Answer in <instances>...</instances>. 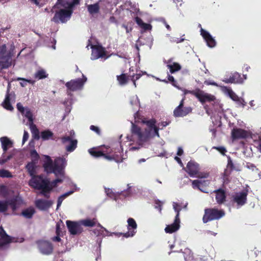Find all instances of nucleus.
I'll use <instances>...</instances> for the list:
<instances>
[{
	"label": "nucleus",
	"mask_w": 261,
	"mask_h": 261,
	"mask_svg": "<svg viewBox=\"0 0 261 261\" xmlns=\"http://www.w3.org/2000/svg\"><path fill=\"white\" fill-rule=\"evenodd\" d=\"M143 123L146 124L148 127L144 130H142L140 126L134 123H132V137L136 139L139 144L148 141L151 138L154 137L155 136L160 137L159 128L155 125L156 120L154 119L143 121Z\"/></svg>",
	"instance_id": "nucleus-1"
},
{
	"label": "nucleus",
	"mask_w": 261,
	"mask_h": 261,
	"mask_svg": "<svg viewBox=\"0 0 261 261\" xmlns=\"http://www.w3.org/2000/svg\"><path fill=\"white\" fill-rule=\"evenodd\" d=\"M88 152L92 156L96 158L103 157L109 161H116L115 154H112V149L109 147L103 146L100 148V149L92 148L89 149Z\"/></svg>",
	"instance_id": "nucleus-2"
},
{
	"label": "nucleus",
	"mask_w": 261,
	"mask_h": 261,
	"mask_svg": "<svg viewBox=\"0 0 261 261\" xmlns=\"http://www.w3.org/2000/svg\"><path fill=\"white\" fill-rule=\"evenodd\" d=\"M225 215V212L223 210L216 208H207L204 210V214L202 218L204 223L209 221L219 220Z\"/></svg>",
	"instance_id": "nucleus-3"
},
{
	"label": "nucleus",
	"mask_w": 261,
	"mask_h": 261,
	"mask_svg": "<svg viewBox=\"0 0 261 261\" xmlns=\"http://www.w3.org/2000/svg\"><path fill=\"white\" fill-rule=\"evenodd\" d=\"M11 53L7 50L6 44L0 46V69H5L12 65Z\"/></svg>",
	"instance_id": "nucleus-4"
},
{
	"label": "nucleus",
	"mask_w": 261,
	"mask_h": 261,
	"mask_svg": "<svg viewBox=\"0 0 261 261\" xmlns=\"http://www.w3.org/2000/svg\"><path fill=\"white\" fill-rule=\"evenodd\" d=\"M73 13V10H69L67 9H61L57 11L54 16L51 18V21L56 23L61 22L66 23L70 18Z\"/></svg>",
	"instance_id": "nucleus-5"
},
{
	"label": "nucleus",
	"mask_w": 261,
	"mask_h": 261,
	"mask_svg": "<svg viewBox=\"0 0 261 261\" xmlns=\"http://www.w3.org/2000/svg\"><path fill=\"white\" fill-rule=\"evenodd\" d=\"M248 190L245 189L242 191L236 193L232 196L231 201L237 204V207L240 208L247 203Z\"/></svg>",
	"instance_id": "nucleus-6"
},
{
	"label": "nucleus",
	"mask_w": 261,
	"mask_h": 261,
	"mask_svg": "<svg viewBox=\"0 0 261 261\" xmlns=\"http://www.w3.org/2000/svg\"><path fill=\"white\" fill-rule=\"evenodd\" d=\"M127 229L128 231L125 233L122 232H113V233L117 237L123 236L125 238H129L133 237L136 233V229L137 228V224L134 219L129 218L127 219Z\"/></svg>",
	"instance_id": "nucleus-7"
},
{
	"label": "nucleus",
	"mask_w": 261,
	"mask_h": 261,
	"mask_svg": "<svg viewBox=\"0 0 261 261\" xmlns=\"http://www.w3.org/2000/svg\"><path fill=\"white\" fill-rule=\"evenodd\" d=\"M47 178H44L42 175H34L29 181V185L37 190H41L47 186Z\"/></svg>",
	"instance_id": "nucleus-8"
},
{
	"label": "nucleus",
	"mask_w": 261,
	"mask_h": 261,
	"mask_svg": "<svg viewBox=\"0 0 261 261\" xmlns=\"http://www.w3.org/2000/svg\"><path fill=\"white\" fill-rule=\"evenodd\" d=\"M87 81V77L83 75V78H78L75 80H72L65 84L67 89L70 91H75L81 89L84 83Z\"/></svg>",
	"instance_id": "nucleus-9"
},
{
	"label": "nucleus",
	"mask_w": 261,
	"mask_h": 261,
	"mask_svg": "<svg viewBox=\"0 0 261 261\" xmlns=\"http://www.w3.org/2000/svg\"><path fill=\"white\" fill-rule=\"evenodd\" d=\"M185 97L180 101L179 105L173 111V115L175 117H183L191 113L192 109L190 107H184Z\"/></svg>",
	"instance_id": "nucleus-10"
},
{
	"label": "nucleus",
	"mask_w": 261,
	"mask_h": 261,
	"mask_svg": "<svg viewBox=\"0 0 261 261\" xmlns=\"http://www.w3.org/2000/svg\"><path fill=\"white\" fill-rule=\"evenodd\" d=\"M80 4V0H57L56 4L53 7V9L62 7L69 10H73V8Z\"/></svg>",
	"instance_id": "nucleus-11"
},
{
	"label": "nucleus",
	"mask_w": 261,
	"mask_h": 261,
	"mask_svg": "<svg viewBox=\"0 0 261 261\" xmlns=\"http://www.w3.org/2000/svg\"><path fill=\"white\" fill-rule=\"evenodd\" d=\"M40 252L44 255L51 254L54 250L53 244L47 241L40 240L37 242Z\"/></svg>",
	"instance_id": "nucleus-12"
},
{
	"label": "nucleus",
	"mask_w": 261,
	"mask_h": 261,
	"mask_svg": "<svg viewBox=\"0 0 261 261\" xmlns=\"http://www.w3.org/2000/svg\"><path fill=\"white\" fill-rule=\"evenodd\" d=\"M91 59L96 60L106 56L107 51L105 48L100 45H92Z\"/></svg>",
	"instance_id": "nucleus-13"
},
{
	"label": "nucleus",
	"mask_w": 261,
	"mask_h": 261,
	"mask_svg": "<svg viewBox=\"0 0 261 261\" xmlns=\"http://www.w3.org/2000/svg\"><path fill=\"white\" fill-rule=\"evenodd\" d=\"M194 96L202 103L213 101L215 100V97L214 95L205 93L199 89H197V92H194Z\"/></svg>",
	"instance_id": "nucleus-14"
},
{
	"label": "nucleus",
	"mask_w": 261,
	"mask_h": 261,
	"mask_svg": "<svg viewBox=\"0 0 261 261\" xmlns=\"http://www.w3.org/2000/svg\"><path fill=\"white\" fill-rule=\"evenodd\" d=\"M10 206L12 211L17 208V201L15 199L6 200H0V213H5L7 211L8 207Z\"/></svg>",
	"instance_id": "nucleus-15"
},
{
	"label": "nucleus",
	"mask_w": 261,
	"mask_h": 261,
	"mask_svg": "<svg viewBox=\"0 0 261 261\" xmlns=\"http://www.w3.org/2000/svg\"><path fill=\"white\" fill-rule=\"evenodd\" d=\"M66 165V161L63 158H59L55 160L54 165V171L56 174H63V170Z\"/></svg>",
	"instance_id": "nucleus-16"
},
{
	"label": "nucleus",
	"mask_w": 261,
	"mask_h": 261,
	"mask_svg": "<svg viewBox=\"0 0 261 261\" xmlns=\"http://www.w3.org/2000/svg\"><path fill=\"white\" fill-rule=\"evenodd\" d=\"M61 142L65 144L67 142H69V144L66 146V150L67 152H72L77 147V141L76 139H72L71 137L68 136H65L61 138Z\"/></svg>",
	"instance_id": "nucleus-17"
},
{
	"label": "nucleus",
	"mask_w": 261,
	"mask_h": 261,
	"mask_svg": "<svg viewBox=\"0 0 261 261\" xmlns=\"http://www.w3.org/2000/svg\"><path fill=\"white\" fill-rule=\"evenodd\" d=\"M66 225L68 231L71 234L76 235L81 233L83 231V228L81 225L77 222L67 220Z\"/></svg>",
	"instance_id": "nucleus-18"
},
{
	"label": "nucleus",
	"mask_w": 261,
	"mask_h": 261,
	"mask_svg": "<svg viewBox=\"0 0 261 261\" xmlns=\"http://www.w3.org/2000/svg\"><path fill=\"white\" fill-rule=\"evenodd\" d=\"M210 184L209 180H194L192 181V187L193 189H198L201 192L207 193V187Z\"/></svg>",
	"instance_id": "nucleus-19"
},
{
	"label": "nucleus",
	"mask_w": 261,
	"mask_h": 261,
	"mask_svg": "<svg viewBox=\"0 0 261 261\" xmlns=\"http://www.w3.org/2000/svg\"><path fill=\"white\" fill-rule=\"evenodd\" d=\"M200 35L204 39L207 46L210 47H214L216 45V42L212 35L206 31L201 28Z\"/></svg>",
	"instance_id": "nucleus-20"
},
{
	"label": "nucleus",
	"mask_w": 261,
	"mask_h": 261,
	"mask_svg": "<svg viewBox=\"0 0 261 261\" xmlns=\"http://www.w3.org/2000/svg\"><path fill=\"white\" fill-rule=\"evenodd\" d=\"M231 134L232 140L245 139L248 136L247 130L240 128H233Z\"/></svg>",
	"instance_id": "nucleus-21"
},
{
	"label": "nucleus",
	"mask_w": 261,
	"mask_h": 261,
	"mask_svg": "<svg viewBox=\"0 0 261 261\" xmlns=\"http://www.w3.org/2000/svg\"><path fill=\"white\" fill-rule=\"evenodd\" d=\"M199 170V165L197 163L191 161L188 163L186 171L190 176H196L198 173Z\"/></svg>",
	"instance_id": "nucleus-22"
},
{
	"label": "nucleus",
	"mask_w": 261,
	"mask_h": 261,
	"mask_svg": "<svg viewBox=\"0 0 261 261\" xmlns=\"http://www.w3.org/2000/svg\"><path fill=\"white\" fill-rule=\"evenodd\" d=\"M35 204L36 207L39 210L45 211L51 207L53 204V202L51 200L39 199L35 201Z\"/></svg>",
	"instance_id": "nucleus-23"
},
{
	"label": "nucleus",
	"mask_w": 261,
	"mask_h": 261,
	"mask_svg": "<svg viewBox=\"0 0 261 261\" xmlns=\"http://www.w3.org/2000/svg\"><path fill=\"white\" fill-rule=\"evenodd\" d=\"M214 193L216 194L215 198L218 204H223L226 201V193L224 190L219 188L215 190Z\"/></svg>",
	"instance_id": "nucleus-24"
},
{
	"label": "nucleus",
	"mask_w": 261,
	"mask_h": 261,
	"mask_svg": "<svg viewBox=\"0 0 261 261\" xmlns=\"http://www.w3.org/2000/svg\"><path fill=\"white\" fill-rule=\"evenodd\" d=\"M180 219L178 218V216L175 217L174 222L167 225L165 231L166 233H172L178 230L180 227Z\"/></svg>",
	"instance_id": "nucleus-25"
},
{
	"label": "nucleus",
	"mask_w": 261,
	"mask_h": 261,
	"mask_svg": "<svg viewBox=\"0 0 261 261\" xmlns=\"http://www.w3.org/2000/svg\"><path fill=\"white\" fill-rule=\"evenodd\" d=\"M10 84H9L8 88H7V93L6 94L5 98L2 103V106L5 109L12 111L13 110L14 108L10 103V100H11V97L12 96V93H10Z\"/></svg>",
	"instance_id": "nucleus-26"
},
{
	"label": "nucleus",
	"mask_w": 261,
	"mask_h": 261,
	"mask_svg": "<svg viewBox=\"0 0 261 261\" xmlns=\"http://www.w3.org/2000/svg\"><path fill=\"white\" fill-rule=\"evenodd\" d=\"M223 81L225 83H242L243 81L241 77V75L238 73L235 72L232 75H230L229 77L225 78Z\"/></svg>",
	"instance_id": "nucleus-27"
},
{
	"label": "nucleus",
	"mask_w": 261,
	"mask_h": 261,
	"mask_svg": "<svg viewBox=\"0 0 261 261\" xmlns=\"http://www.w3.org/2000/svg\"><path fill=\"white\" fill-rule=\"evenodd\" d=\"M0 141L2 143V147L4 151L2 154V157L4 156V154L9 148L13 147V142L7 137H3L1 138Z\"/></svg>",
	"instance_id": "nucleus-28"
},
{
	"label": "nucleus",
	"mask_w": 261,
	"mask_h": 261,
	"mask_svg": "<svg viewBox=\"0 0 261 261\" xmlns=\"http://www.w3.org/2000/svg\"><path fill=\"white\" fill-rule=\"evenodd\" d=\"M54 163H53L50 156L46 155L45 161L43 165L44 171L48 173H53V171H54Z\"/></svg>",
	"instance_id": "nucleus-29"
},
{
	"label": "nucleus",
	"mask_w": 261,
	"mask_h": 261,
	"mask_svg": "<svg viewBox=\"0 0 261 261\" xmlns=\"http://www.w3.org/2000/svg\"><path fill=\"white\" fill-rule=\"evenodd\" d=\"M87 8L90 15L92 17H95V15L99 13L100 11V7L98 3L94 4L88 5L87 6Z\"/></svg>",
	"instance_id": "nucleus-30"
},
{
	"label": "nucleus",
	"mask_w": 261,
	"mask_h": 261,
	"mask_svg": "<svg viewBox=\"0 0 261 261\" xmlns=\"http://www.w3.org/2000/svg\"><path fill=\"white\" fill-rule=\"evenodd\" d=\"M171 60H169L167 61V67L169 69L171 73H174L176 71L180 70L181 68L180 65L176 62H173L171 64Z\"/></svg>",
	"instance_id": "nucleus-31"
},
{
	"label": "nucleus",
	"mask_w": 261,
	"mask_h": 261,
	"mask_svg": "<svg viewBox=\"0 0 261 261\" xmlns=\"http://www.w3.org/2000/svg\"><path fill=\"white\" fill-rule=\"evenodd\" d=\"M81 224L85 227H93L97 224L98 221L96 218L92 219H86L81 221Z\"/></svg>",
	"instance_id": "nucleus-32"
},
{
	"label": "nucleus",
	"mask_w": 261,
	"mask_h": 261,
	"mask_svg": "<svg viewBox=\"0 0 261 261\" xmlns=\"http://www.w3.org/2000/svg\"><path fill=\"white\" fill-rule=\"evenodd\" d=\"M36 163H37L36 162H31L28 163V164L26 165V169H27L29 174L31 177L35 175Z\"/></svg>",
	"instance_id": "nucleus-33"
},
{
	"label": "nucleus",
	"mask_w": 261,
	"mask_h": 261,
	"mask_svg": "<svg viewBox=\"0 0 261 261\" xmlns=\"http://www.w3.org/2000/svg\"><path fill=\"white\" fill-rule=\"evenodd\" d=\"M35 213V210L34 207H30L23 211H22L21 214L22 215L27 219H31Z\"/></svg>",
	"instance_id": "nucleus-34"
},
{
	"label": "nucleus",
	"mask_w": 261,
	"mask_h": 261,
	"mask_svg": "<svg viewBox=\"0 0 261 261\" xmlns=\"http://www.w3.org/2000/svg\"><path fill=\"white\" fill-rule=\"evenodd\" d=\"M30 128L32 134V137L35 140H39L40 138L39 131L36 125L34 123L30 124Z\"/></svg>",
	"instance_id": "nucleus-35"
},
{
	"label": "nucleus",
	"mask_w": 261,
	"mask_h": 261,
	"mask_svg": "<svg viewBox=\"0 0 261 261\" xmlns=\"http://www.w3.org/2000/svg\"><path fill=\"white\" fill-rule=\"evenodd\" d=\"M54 133L49 129L45 130L41 132V137L43 140L49 139L54 140Z\"/></svg>",
	"instance_id": "nucleus-36"
},
{
	"label": "nucleus",
	"mask_w": 261,
	"mask_h": 261,
	"mask_svg": "<svg viewBox=\"0 0 261 261\" xmlns=\"http://www.w3.org/2000/svg\"><path fill=\"white\" fill-rule=\"evenodd\" d=\"M117 80L120 85H124L128 83L129 76L125 73H122L119 75H117Z\"/></svg>",
	"instance_id": "nucleus-37"
},
{
	"label": "nucleus",
	"mask_w": 261,
	"mask_h": 261,
	"mask_svg": "<svg viewBox=\"0 0 261 261\" xmlns=\"http://www.w3.org/2000/svg\"><path fill=\"white\" fill-rule=\"evenodd\" d=\"M99 228H95L93 230L94 233L97 236H100L103 234L104 231L107 232V230L103 227L99 223H97V224L96 225Z\"/></svg>",
	"instance_id": "nucleus-38"
},
{
	"label": "nucleus",
	"mask_w": 261,
	"mask_h": 261,
	"mask_svg": "<svg viewBox=\"0 0 261 261\" xmlns=\"http://www.w3.org/2000/svg\"><path fill=\"white\" fill-rule=\"evenodd\" d=\"M48 76V74L44 69H40L38 70L34 74V77L36 79L41 80L43 79Z\"/></svg>",
	"instance_id": "nucleus-39"
},
{
	"label": "nucleus",
	"mask_w": 261,
	"mask_h": 261,
	"mask_svg": "<svg viewBox=\"0 0 261 261\" xmlns=\"http://www.w3.org/2000/svg\"><path fill=\"white\" fill-rule=\"evenodd\" d=\"M73 193V191H69L68 192H66L65 193H64V194L61 195L60 197H59V198H58V200H57V208L59 207L63 200L66 198L67 196H69L70 195H71V194Z\"/></svg>",
	"instance_id": "nucleus-40"
},
{
	"label": "nucleus",
	"mask_w": 261,
	"mask_h": 261,
	"mask_svg": "<svg viewBox=\"0 0 261 261\" xmlns=\"http://www.w3.org/2000/svg\"><path fill=\"white\" fill-rule=\"evenodd\" d=\"M231 173L230 171H228L227 169H225L222 175L223 184H227L229 182V176Z\"/></svg>",
	"instance_id": "nucleus-41"
},
{
	"label": "nucleus",
	"mask_w": 261,
	"mask_h": 261,
	"mask_svg": "<svg viewBox=\"0 0 261 261\" xmlns=\"http://www.w3.org/2000/svg\"><path fill=\"white\" fill-rule=\"evenodd\" d=\"M28 118L30 124L33 123V116L31 110L28 108H25L24 114H23Z\"/></svg>",
	"instance_id": "nucleus-42"
},
{
	"label": "nucleus",
	"mask_w": 261,
	"mask_h": 261,
	"mask_svg": "<svg viewBox=\"0 0 261 261\" xmlns=\"http://www.w3.org/2000/svg\"><path fill=\"white\" fill-rule=\"evenodd\" d=\"M51 191V188H49L47 186L41 190L40 194L46 198L50 197V193Z\"/></svg>",
	"instance_id": "nucleus-43"
},
{
	"label": "nucleus",
	"mask_w": 261,
	"mask_h": 261,
	"mask_svg": "<svg viewBox=\"0 0 261 261\" xmlns=\"http://www.w3.org/2000/svg\"><path fill=\"white\" fill-rule=\"evenodd\" d=\"M11 241V239L9 236H2L0 239V246H4L10 243Z\"/></svg>",
	"instance_id": "nucleus-44"
},
{
	"label": "nucleus",
	"mask_w": 261,
	"mask_h": 261,
	"mask_svg": "<svg viewBox=\"0 0 261 261\" xmlns=\"http://www.w3.org/2000/svg\"><path fill=\"white\" fill-rule=\"evenodd\" d=\"M228 171H230L231 172L233 171V170H237L238 171V170L237 169L233 163V162L232 161V160L231 159V158L228 156H227V169Z\"/></svg>",
	"instance_id": "nucleus-45"
},
{
	"label": "nucleus",
	"mask_w": 261,
	"mask_h": 261,
	"mask_svg": "<svg viewBox=\"0 0 261 261\" xmlns=\"http://www.w3.org/2000/svg\"><path fill=\"white\" fill-rule=\"evenodd\" d=\"M0 177L2 178H12L13 175L9 170L3 169H0Z\"/></svg>",
	"instance_id": "nucleus-46"
},
{
	"label": "nucleus",
	"mask_w": 261,
	"mask_h": 261,
	"mask_svg": "<svg viewBox=\"0 0 261 261\" xmlns=\"http://www.w3.org/2000/svg\"><path fill=\"white\" fill-rule=\"evenodd\" d=\"M30 155L32 159V162L37 163L39 159V155L36 150L35 149L31 150Z\"/></svg>",
	"instance_id": "nucleus-47"
},
{
	"label": "nucleus",
	"mask_w": 261,
	"mask_h": 261,
	"mask_svg": "<svg viewBox=\"0 0 261 261\" xmlns=\"http://www.w3.org/2000/svg\"><path fill=\"white\" fill-rule=\"evenodd\" d=\"M212 149L217 150L223 155H225L227 152L226 148L223 146H213Z\"/></svg>",
	"instance_id": "nucleus-48"
},
{
	"label": "nucleus",
	"mask_w": 261,
	"mask_h": 261,
	"mask_svg": "<svg viewBox=\"0 0 261 261\" xmlns=\"http://www.w3.org/2000/svg\"><path fill=\"white\" fill-rule=\"evenodd\" d=\"M173 207L175 212L176 213L175 216H178V218H179V213L181 210L180 208V205L176 202H173Z\"/></svg>",
	"instance_id": "nucleus-49"
},
{
	"label": "nucleus",
	"mask_w": 261,
	"mask_h": 261,
	"mask_svg": "<svg viewBox=\"0 0 261 261\" xmlns=\"http://www.w3.org/2000/svg\"><path fill=\"white\" fill-rule=\"evenodd\" d=\"M228 94L229 96V97L233 100L236 101L237 99H238V96L231 90V89H228L227 90Z\"/></svg>",
	"instance_id": "nucleus-50"
},
{
	"label": "nucleus",
	"mask_w": 261,
	"mask_h": 261,
	"mask_svg": "<svg viewBox=\"0 0 261 261\" xmlns=\"http://www.w3.org/2000/svg\"><path fill=\"white\" fill-rule=\"evenodd\" d=\"M164 82L168 83V82L171 83L172 85L174 86H176V81L174 80V78L173 76L168 74V81L166 80L163 81Z\"/></svg>",
	"instance_id": "nucleus-51"
},
{
	"label": "nucleus",
	"mask_w": 261,
	"mask_h": 261,
	"mask_svg": "<svg viewBox=\"0 0 261 261\" xmlns=\"http://www.w3.org/2000/svg\"><path fill=\"white\" fill-rule=\"evenodd\" d=\"M128 188L126 191H122L120 193L121 195H122L123 196L126 197L130 195L131 194V190H130V187L129 186V185H127Z\"/></svg>",
	"instance_id": "nucleus-52"
},
{
	"label": "nucleus",
	"mask_w": 261,
	"mask_h": 261,
	"mask_svg": "<svg viewBox=\"0 0 261 261\" xmlns=\"http://www.w3.org/2000/svg\"><path fill=\"white\" fill-rule=\"evenodd\" d=\"M141 76V74L140 73L136 74L132 76H130V77H131V80L133 81L134 85L135 87H136V81L139 80Z\"/></svg>",
	"instance_id": "nucleus-53"
},
{
	"label": "nucleus",
	"mask_w": 261,
	"mask_h": 261,
	"mask_svg": "<svg viewBox=\"0 0 261 261\" xmlns=\"http://www.w3.org/2000/svg\"><path fill=\"white\" fill-rule=\"evenodd\" d=\"M235 101L237 102L239 107H241L242 108H244L246 105V102L244 100L240 97H239L238 99H237Z\"/></svg>",
	"instance_id": "nucleus-54"
},
{
	"label": "nucleus",
	"mask_w": 261,
	"mask_h": 261,
	"mask_svg": "<svg viewBox=\"0 0 261 261\" xmlns=\"http://www.w3.org/2000/svg\"><path fill=\"white\" fill-rule=\"evenodd\" d=\"M155 208L159 210V211L161 212L162 211V207L163 205V202L160 201L159 200H155Z\"/></svg>",
	"instance_id": "nucleus-55"
},
{
	"label": "nucleus",
	"mask_w": 261,
	"mask_h": 261,
	"mask_svg": "<svg viewBox=\"0 0 261 261\" xmlns=\"http://www.w3.org/2000/svg\"><path fill=\"white\" fill-rule=\"evenodd\" d=\"M16 107L17 109L21 113V114H24L25 108H24L20 102L17 103Z\"/></svg>",
	"instance_id": "nucleus-56"
},
{
	"label": "nucleus",
	"mask_w": 261,
	"mask_h": 261,
	"mask_svg": "<svg viewBox=\"0 0 261 261\" xmlns=\"http://www.w3.org/2000/svg\"><path fill=\"white\" fill-rule=\"evenodd\" d=\"M13 157V155L12 154L8 155L7 158H5V156L3 158V159L0 160V164L3 165L5 164L6 162H7L8 161L11 159Z\"/></svg>",
	"instance_id": "nucleus-57"
},
{
	"label": "nucleus",
	"mask_w": 261,
	"mask_h": 261,
	"mask_svg": "<svg viewBox=\"0 0 261 261\" xmlns=\"http://www.w3.org/2000/svg\"><path fill=\"white\" fill-rule=\"evenodd\" d=\"M46 182L47 183V186L49 187V188H51V190H53V188L56 187L57 186V183L54 181V180L53 181H52L51 182H50L48 179L47 178V181Z\"/></svg>",
	"instance_id": "nucleus-58"
},
{
	"label": "nucleus",
	"mask_w": 261,
	"mask_h": 261,
	"mask_svg": "<svg viewBox=\"0 0 261 261\" xmlns=\"http://www.w3.org/2000/svg\"><path fill=\"white\" fill-rule=\"evenodd\" d=\"M141 28L144 31H148L151 30L152 26L150 24L144 23Z\"/></svg>",
	"instance_id": "nucleus-59"
},
{
	"label": "nucleus",
	"mask_w": 261,
	"mask_h": 261,
	"mask_svg": "<svg viewBox=\"0 0 261 261\" xmlns=\"http://www.w3.org/2000/svg\"><path fill=\"white\" fill-rule=\"evenodd\" d=\"M90 128L92 131L95 132L97 135H100V130L98 127L92 125L90 126Z\"/></svg>",
	"instance_id": "nucleus-60"
},
{
	"label": "nucleus",
	"mask_w": 261,
	"mask_h": 261,
	"mask_svg": "<svg viewBox=\"0 0 261 261\" xmlns=\"http://www.w3.org/2000/svg\"><path fill=\"white\" fill-rule=\"evenodd\" d=\"M62 232L60 224L57 223L56 225V233L57 235H61Z\"/></svg>",
	"instance_id": "nucleus-61"
},
{
	"label": "nucleus",
	"mask_w": 261,
	"mask_h": 261,
	"mask_svg": "<svg viewBox=\"0 0 261 261\" xmlns=\"http://www.w3.org/2000/svg\"><path fill=\"white\" fill-rule=\"evenodd\" d=\"M29 137V135L28 132L26 130L24 131L23 138H22V143L24 144L28 139Z\"/></svg>",
	"instance_id": "nucleus-62"
},
{
	"label": "nucleus",
	"mask_w": 261,
	"mask_h": 261,
	"mask_svg": "<svg viewBox=\"0 0 261 261\" xmlns=\"http://www.w3.org/2000/svg\"><path fill=\"white\" fill-rule=\"evenodd\" d=\"M135 21L136 23L138 24V25H139L140 27L144 23L142 19L138 16L135 18Z\"/></svg>",
	"instance_id": "nucleus-63"
},
{
	"label": "nucleus",
	"mask_w": 261,
	"mask_h": 261,
	"mask_svg": "<svg viewBox=\"0 0 261 261\" xmlns=\"http://www.w3.org/2000/svg\"><path fill=\"white\" fill-rule=\"evenodd\" d=\"M106 193L110 197H113L114 196V193L112 190L109 188L106 189Z\"/></svg>",
	"instance_id": "nucleus-64"
}]
</instances>
